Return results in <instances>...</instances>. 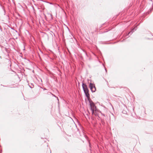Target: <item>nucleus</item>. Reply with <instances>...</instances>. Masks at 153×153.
<instances>
[{"instance_id": "obj_12", "label": "nucleus", "mask_w": 153, "mask_h": 153, "mask_svg": "<svg viewBox=\"0 0 153 153\" xmlns=\"http://www.w3.org/2000/svg\"><path fill=\"white\" fill-rule=\"evenodd\" d=\"M152 11V9H151V10H150V12H151V11Z\"/></svg>"}, {"instance_id": "obj_6", "label": "nucleus", "mask_w": 153, "mask_h": 153, "mask_svg": "<svg viewBox=\"0 0 153 153\" xmlns=\"http://www.w3.org/2000/svg\"><path fill=\"white\" fill-rule=\"evenodd\" d=\"M29 86L31 88H33L34 87V85H33V84L32 83L31 84V85H30L29 84Z\"/></svg>"}, {"instance_id": "obj_2", "label": "nucleus", "mask_w": 153, "mask_h": 153, "mask_svg": "<svg viewBox=\"0 0 153 153\" xmlns=\"http://www.w3.org/2000/svg\"><path fill=\"white\" fill-rule=\"evenodd\" d=\"M90 104L91 110L92 111V113L93 114L94 111L96 109V106L94 102L91 99L88 100Z\"/></svg>"}, {"instance_id": "obj_5", "label": "nucleus", "mask_w": 153, "mask_h": 153, "mask_svg": "<svg viewBox=\"0 0 153 153\" xmlns=\"http://www.w3.org/2000/svg\"><path fill=\"white\" fill-rule=\"evenodd\" d=\"M97 114V113H96V110H95L94 111V113H93V114H92L93 115H95V116H96V115Z\"/></svg>"}, {"instance_id": "obj_11", "label": "nucleus", "mask_w": 153, "mask_h": 153, "mask_svg": "<svg viewBox=\"0 0 153 153\" xmlns=\"http://www.w3.org/2000/svg\"><path fill=\"white\" fill-rule=\"evenodd\" d=\"M105 68V70L106 72H107V70H106V68Z\"/></svg>"}, {"instance_id": "obj_9", "label": "nucleus", "mask_w": 153, "mask_h": 153, "mask_svg": "<svg viewBox=\"0 0 153 153\" xmlns=\"http://www.w3.org/2000/svg\"><path fill=\"white\" fill-rule=\"evenodd\" d=\"M96 117L98 116L99 117V116H98V114H97L96 115Z\"/></svg>"}, {"instance_id": "obj_4", "label": "nucleus", "mask_w": 153, "mask_h": 153, "mask_svg": "<svg viewBox=\"0 0 153 153\" xmlns=\"http://www.w3.org/2000/svg\"><path fill=\"white\" fill-rule=\"evenodd\" d=\"M134 30H136V29H135V28H134L130 32L128 33L127 35H128L129 34H130L131 35V34H132L134 31Z\"/></svg>"}, {"instance_id": "obj_1", "label": "nucleus", "mask_w": 153, "mask_h": 153, "mask_svg": "<svg viewBox=\"0 0 153 153\" xmlns=\"http://www.w3.org/2000/svg\"><path fill=\"white\" fill-rule=\"evenodd\" d=\"M82 86L84 93L88 100H89L91 99L90 97V94L89 93V91L87 85L85 84L82 83Z\"/></svg>"}, {"instance_id": "obj_14", "label": "nucleus", "mask_w": 153, "mask_h": 153, "mask_svg": "<svg viewBox=\"0 0 153 153\" xmlns=\"http://www.w3.org/2000/svg\"><path fill=\"white\" fill-rule=\"evenodd\" d=\"M51 151H50V153H51Z\"/></svg>"}, {"instance_id": "obj_3", "label": "nucleus", "mask_w": 153, "mask_h": 153, "mask_svg": "<svg viewBox=\"0 0 153 153\" xmlns=\"http://www.w3.org/2000/svg\"><path fill=\"white\" fill-rule=\"evenodd\" d=\"M89 87L92 93L96 91V88L94 84L90 83L89 85Z\"/></svg>"}, {"instance_id": "obj_8", "label": "nucleus", "mask_w": 153, "mask_h": 153, "mask_svg": "<svg viewBox=\"0 0 153 153\" xmlns=\"http://www.w3.org/2000/svg\"><path fill=\"white\" fill-rule=\"evenodd\" d=\"M101 114L102 115H103V116H105V114H102V113H101Z\"/></svg>"}, {"instance_id": "obj_13", "label": "nucleus", "mask_w": 153, "mask_h": 153, "mask_svg": "<svg viewBox=\"0 0 153 153\" xmlns=\"http://www.w3.org/2000/svg\"><path fill=\"white\" fill-rule=\"evenodd\" d=\"M128 36V35H127L126 36ZM124 38H125V37H124Z\"/></svg>"}, {"instance_id": "obj_7", "label": "nucleus", "mask_w": 153, "mask_h": 153, "mask_svg": "<svg viewBox=\"0 0 153 153\" xmlns=\"http://www.w3.org/2000/svg\"><path fill=\"white\" fill-rule=\"evenodd\" d=\"M122 112L123 113V114H127V111H125V110H123Z\"/></svg>"}, {"instance_id": "obj_10", "label": "nucleus", "mask_w": 153, "mask_h": 153, "mask_svg": "<svg viewBox=\"0 0 153 153\" xmlns=\"http://www.w3.org/2000/svg\"><path fill=\"white\" fill-rule=\"evenodd\" d=\"M86 116H87V117H88L89 119V117H88V114H86Z\"/></svg>"}]
</instances>
